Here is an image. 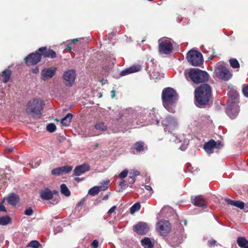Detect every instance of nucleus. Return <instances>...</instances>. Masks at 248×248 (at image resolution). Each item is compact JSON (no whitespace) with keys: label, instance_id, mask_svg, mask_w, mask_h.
Returning a JSON list of instances; mask_svg holds the SVG:
<instances>
[{"label":"nucleus","instance_id":"423d86ee","mask_svg":"<svg viewBox=\"0 0 248 248\" xmlns=\"http://www.w3.org/2000/svg\"><path fill=\"white\" fill-rule=\"evenodd\" d=\"M180 231L174 233V235L169 240V244L173 248H176L186 238V234L184 229L181 227Z\"/></svg>","mask_w":248,"mask_h":248},{"label":"nucleus","instance_id":"2f4dec72","mask_svg":"<svg viewBox=\"0 0 248 248\" xmlns=\"http://www.w3.org/2000/svg\"><path fill=\"white\" fill-rule=\"evenodd\" d=\"M133 146L137 152H140L144 150V143L142 141L137 142L134 144Z\"/></svg>","mask_w":248,"mask_h":248},{"label":"nucleus","instance_id":"9b49d317","mask_svg":"<svg viewBox=\"0 0 248 248\" xmlns=\"http://www.w3.org/2000/svg\"><path fill=\"white\" fill-rule=\"evenodd\" d=\"M165 39L166 40V41L170 39L167 37L159 39L158 40V51L160 54L168 55L172 52L173 48L171 44H168L163 41Z\"/></svg>","mask_w":248,"mask_h":248},{"label":"nucleus","instance_id":"774afa93","mask_svg":"<svg viewBox=\"0 0 248 248\" xmlns=\"http://www.w3.org/2000/svg\"><path fill=\"white\" fill-rule=\"evenodd\" d=\"M78 41V38L74 39L73 40H71V43H75Z\"/></svg>","mask_w":248,"mask_h":248},{"label":"nucleus","instance_id":"5701e85b","mask_svg":"<svg viewBox=\"0 0 248 248\" xmlns=\"http://www.w3.org/2000/svg\"><path fill=\"white\" fill-rule=\"evenodd\" d=\"M40 198L44 200H49L52 199V191L48 188H45L40 192Z\"/></svg>","mask_w":248,"mask_h":248},{"label":"nucleus","instance_id":"6e6552de","mask_svg":"<svg viewBox=\"0 0 248 248\" xmlns=\"http://www.w3.org/2000/svg\"><path fill=\"white\" fill-rule=\"evenodd\" d=\"M162 125L164 127L165 132L167 131L170 133L177 126L176 120L173 117L168 116L166 117L161 122Z\"/></svg>","mask_w":248,"mask_h":248},{"label":"nucleus","instance_id":"a211bd4d","mask_svg":"<svg viewBox=\"0 0 248 248\" xmlns=\"http://www.w3.org/2000/svg\"><path fill=\"white\" fill-rule=\"evenodd\" d=\"M90 166L87 163H83L75 167L73 170V175L80 176L90 170Z\"/></svg>","mask_w":248,"mask_h":248},{"label":"nucleus","instance_id":"dca6fc26","mask_svg":"<svg viewBox=\"0 0 248 248\" xmlns=\"http://www.w3.org/2000/svg\"><path fill=\"white\" fill-rule=\"evenodd\" d=\"M134 231L140 235L145 234L149 231L147 224L144 222H139L133 226Z\"/></svg>","mask_w":248,"mask_h":248},{"label":"nucleus","instance_id":"2eb2a0df","mask_svg":"<svg viewBox=\"0 0 248 248\" xmlns=\"http://www.w3.org/2000/svg\"><path fill=\"white\" fill-rule=\"evenodd\" d=\"M220 145L221 142H216L213 140H210L204 143L203 148L208 154H211L213 153L215 148H218Z\"/></svg>","mask_w":248,"mask_h":248},{"label":"nucleus","instance_id":"c85d7f7f","mask_svg":"<svg viewBox=\"0 0 248 248\" xmlns=\"http://www.w3.org/2000/svg\"><path fill=\"white\" fill-rule=\"evenodd\" d=\"M230 100L229 102H237L238 97V93L235 90H231L228 93Z\"/></svg>","mask_w":248,"mask_h":248},{"label":"nucleus","instance_id":"4c0bfd02","mask_svg":"<svg viewBox=\"0 0 248 248\" xmlns=\"http://www.w3.org/2000/svg\"><path fill=\"white\" fill-rule=\"evenodd\" d=\"M40 246L41 244L38 241L32 240L28 244L27 247L32 248H38Z\"/></svg>","mask_w":248,"mask_h":248},{"label":"nucleus","instance_id":"0eeeda50","mask_svg":"<svg viewBox=\"0 0 248 248\" xmlns=\"http://www.w3.org/2000/svg\"><path fill=\"white\" fill-rule=\"evenodd\" d=\"M216 76L220 79L224 81L230 80L232 76V74L224 66H218L215 71Z\"/></svg>","mask_w":248,"mask_h":248},{"label":"nucleus","instance_id":"aec40b11","mask_svg":"<svg viewBox=\"0 0 248 248\" xmlns=\"http://www.w3.org/2000/svg\"><path fill=\"white\" fill-rule=\"evenodd\" d=\"M191 202L195 206L202 207L207 206L205 200L203 199L202 195L197 196H191Z\"/></svg>","mask_w":248,"mask_h":248},{"label":"nucleus","instance_id":"338daca9","mask_svg":"<svg viewBox=\"0 0 248 248\" xmlns=\"http://www.w3.org/2000/svg\"><path fill=\"white\" fill-rule=\"evenodd\" d=\"M108 194H107V195H105L102 198V200H108Z\"/></svg>","mask_w":248,"mask_h":248},{"label":"nucleus","instance_id":"58836bf2","mask_svg":"<svg viewBox=\"0 0 248 248\" xmlns=\"http://www.w3.org/2000/svg\"><path fill=\"white\" fill-rule=\"evenodd\" d=\"M62 175L64 173H68L71 171L73 169L71 166H64L60 167Z\"/></svg>","mask_w":248,"mask_h":248},{"label":"nucleus","instance_id":"cd10ccee","mask_svg":"<svg viewBox=\"0 0 248 248\" xmlns=\"http://www.w3.org/2000/svg\"><path fill=\"white\" fill-rule=\"evenodd\" d=\"M237 243L241 248H248V241L244 237H238Z\"/></svg>","mask_w":248,"mask_h":248},{"label":"nucleus","instance_id":"052dcab7","mask_svg":"<svg viewBox=\"0 0 248 248\" xmlns=\"http://www.w3.org/2000/svg\"><path fill=\"white\" fill-rule=\"evenodd\" d=\"M32 72L33 74H37L39 72V69L37 67L32 69Z\"/></svg>","mask_w":248,"mask_h":248},{"label":"nucleus","instance_id":"5fc2aeb1","mask_svg":"<svg viewBox=\"0 0 248 248\" xmlns=\"http://www.w3.org/2000/svg\"><path fill=\"white\" fill-rule=\"evenodd\" d=\"M116 208V206H113L108 210V213L109 214H111L113 213V212H114Z\"/></svg>","mask_w":248,"mask_h":248},{"label":"nucleus","instance_id":"79ce46f5","mask_svg":"<svg viewBox=\"0 0 248 248\" xmlns=\"http://www.w3.org/2000/svg\"><path fill=\"white\" fill-rule=\"evenodd\" d=\"M51 173L53 175H57V176L62 175V171H61V167H58V168L53 169L51 170Z\"/></svg>","mask_w":248,"mask_h":248},{"label":"nucleus","instance_id":"393cba45","mask_svg":"<svg viewBox=\"0 0 248 248\" xmlns=\"http://www.w3.org/2000/svg\"><path fill=\"white\" fill-rule=\"evenodd\" d=\"M7 200L10 205H16L19 201V197L17 194L12 193L8 195Z\"/></svg>","mask_w":248,"mask_h":248},{"label":"nucleus","instance_id":"8fccbe9b","mask_svg":"<svg viewBox=\"0 0 248 248\" xmlns=\"http://www.w3.org/2000/svg\"><path fill=\"white\" fill-rule=\"evenodd\" d=\"M217 243V241L215 240L212 239L210 240H209L207 241V245L209 247H213Z\"/></svg>","mask_w":248,"mask_h":248},{"label":"nucleus","instance_id":"603ef678","mask_svg":"<svg viewBox=\"0 0 248 248\" xmlns=\"http://www.w3.org/2000/svg\"><path fill=\"white\" fill-rule=\"evenodd\" d=\"M63 230V229L61 226H57L54 229V234H57L59 232H62Z\"/></svg>","mask_w":248,"mask_h":248},{"label":"nucleus","instance_id":"f3484780","mask_svg":"<svg viewBox=\"0 0 248 248\" xmlns=\"http://www.w3.org/2000/svg\"><path fill=\"white\" fill-rule=\"evenodd\" d=\"M57 70L55 67H50L49 68H44L41 72V78L44 81L47 80L48 78H52Z\"/></svg>","mask_w":248,"mask_h":248},{"label":"nucleus","instance_id":"4be33fe9","mask_svg":"<svg viewBox=\"0 0 248 248\" xmlns=\"http://www.w3.org/2000/svg\"><path fill=\"white\" fill-rule=\"evenodd\" d=\"M144 113H149L146 119L151 124H154L159 125V120L156 117L154 111H151L149 112V110L147 109L144 110Z\"/></svg>","mask_w":248,"mask_h":248},{"label":"nucleus","instance_id":"4468645a","mask_svg":"<svg viewBox=\"0 0 248 248\" xmlns=\"http://www.w3.org/2000/svg\"><path fill=\"white\" fill-rule=\"evenodd\" d=\"M41 54L38 51L29 54L24 58V61L27 64L29 63L31 65H35L41 61Z\"/></svg>","mask_w":248,"mask_h":248},{"label":"nucleus","instance_id":"09e8293b","mask_svg":"<svg viewBox=\"0 0 248 248\" xmlns=\"http://www.w3.org/2000/svg\"><path fill=\"white\" fill-rule=\"evenodd\" d=\"M119 186H120L122 188L125 189L128 186V184L127 181L123 180L120 182Z\"/></svg>","mask_w":248,"mask_h":248},{"label":"nucleus","instance_id":"864d4df0","mask_svg":"<svg viewBox=\"0 0 248 248\" xmlns=\"http://www.w3.org/2000/svg\"><path fill=\"white\" fill-rule=\"evenodd\" d=\"M91 246L93 248H97L98 247V240H96V239H94V240H93V241L92 242V243L91 244Z\"/></svg>","mask_w":248,"mask_h":248},{"label":"nucleus","instance_id":"473e14b6","mask_svg":"<svg viewBox=\"0 0 248 248\" xmlns=\"http://www.w3.org/2000/svg\"><path fill=\"white\" fill-rule=\"evenodd\" d=\"M168 134L170 135V140L172 142H174L176 143H179L182 142V139L180 138H178L177 136H175L174 134L172 133V131L170 133L168 132Z\"/></svg>","mask_w":248,"mask_h":248},{"label":"nucleus","instance_id":"13d9d810","mask_svg":"<svg viewBox=\"0 0 248 248\" xmlns=\"http://www.w3.org/2000/svg\"><path fill=\"white\" fill-rule=\"evenodd\" d=\"M139 175V172L138 171H134L133 174L131 173V176L136 180V177Z\"/></svg>","mask_w":248,"mask_h":248},{"label":"nucleus","instance_id":"c03bdc74","mask_svg":"<svg viewBox=\"0 0 248 248\" xmlns=\"http://www.w3.org/2000/svg\"><path fill=\"white\" fill-rule=\"evenodd\" d=\"M188 144V141L187 140L184 139L183 143L180 146L179 149L182 151H185L186 148Z\"/></svg>","mask_w":248,"mask_h":248},{"label":"nucleus","instance_id":"7c9ffc66","mask_svg":"<svg viewBox=\"0 0 248 248\" xmlns=\"http://www.w3.org/2000/svg\"><path fill=\"white\" fill-rule=\"evenodd\" d=\"M61 192L66 197H69L71 195V192L67 186L65 184H62L60 186Z\"/></svg>","mask_w":248,"mask_h":248},{"label":"nucleus","instance_id":"20e7f679","mask_svg":"<svg viewBox=\"0 0 248 248\" xmlns=\"http://www.w3.org/2000/svg\"><path fill=\"white\" fill-rule=\"evenodd\" d=\"M44 106L45 103L42 100L35 98L28 103L27 108L30 109V112L32 116L40 118L42 116L41 111Z\"/></svg>","mask_w":248,"mask_h":248},{"label":"nucleus","instance_id":"b1692460","mask_svg":"<svg viewBox=\"0 0 248 248\" xmlns=\"http://www.w3.org/2000/svg\"><path fill=\"white\" fill-rule=\"evenodd\" d=\"M225 201L227 204L235 206L240 209H243L245 207V203L242 201H233L229 198H225Z\"/></svg>","mask_w":248,"mask_h":248},{"label":"nucleus","instance_id":"de8ad7c7","mask_svg":"<svg viewBox=\"0 0 248 248\" xmlns=\"http://www.w3.org/2000/svg\"><path fill=\"white\" fill-rule=\"evenodd\" d=\"M128 172L127 169H124L119 174L118 177L121 179H124L127 175Z\"/></svg>","mask_w":248,"mask_h":248},{"label":"nucleus","instance_id":"c756f323","mask_svg":"<svg viewBox=\"0 0 248 248\" xmlns=\"http://www.w3.org/2000/svg\"><path fill=\"white\" fill-rule=\"evenodd\" d=\"M95 129L100 132H102L107 129V125L104 122H98L94 126Z\"/></svg>","mask_w":248,"mask_h":248},{"label":"nucleus","instance_id":"bb28decb","mask_svg":"<svg viewBox=\"0 0 248 248\" xmlns=\"http://www.w3.org/2000/svg\"><path fill=\"white\" fill-rule=\"evenodd\" d=\"M141 244L144 248H153L154 245L150 238L147 237L141 239Z\"/></svg>","mask_w":248,"mask_h":248},{"label":"nucleus","instance_id":"a18cd8bd","mask_svg":"<svg viewBox=\"0 0 248 248\" xmlns=\"http://www.w3.org/2000/svg\"><path fill=\"white\" fill-rule=\"evenodd\" d=\"M131 172L130 173L129 178L126 181L128 184V186L132 187V185L135 183V179L131 176Z\"/></svg>","mask_w":248,"mask_h":248},{"label":"nucleus","instance_id":"f8f14e48","mask_svg":"<svg viewBox=\"0 0 248 248\" xmlns=\"http://www.w3.org/2000/svg\"><path fill=\"white\" fill-rule=\"evenodd\" d=\"M76 77V72L74 70L71 69L64 71L62 78L64 81V84L66 86L71 87L75 83Z\"/></svg>","mask_w":248,"mask_h":248},{"label":"nucleus","instance_id":"ea45409f","mask_svg":"<svg viewBox=\"0 0 248 248\" xmlns=\"http://www.w3.org/2000/svg\"><path fill=\"white\" fill-rule=\"evenodd\" d=\"M46 129L50 133H53L56 130V126L54 124L50 123L47 125Z\"/></svg>","mask_w":248,"mask_h":248},{"label":"nucleus","instance_id":"72a5a7b5","mask_svg":"<svg viewBox=\"0 0 248 248\" xmlns=\"http://www.w3.org/2000/svg\"><path fill=\"white\" fill-rule=\"evenodd\" d=\"M100 191V189H99L98 186H94L91 188L88 191V194L94 196L97 195Z\"/></svg>","mask_w":248,"mask_h":248},{"label":"nucleus","instance_id":"f03ea898","mask_svg":"<svg viewBox=\"0 0 248 248\" xmlns=\"http://www.w3.org/2000/svg\"><path fill=\"white\" fill-rule=\"evenodd\" d=\"M195 104L198 107L206 105L211 96V88L207 84H203L195 89Z\"/></svg>","mask_w":248,"mask_h":248},{"label":"nucleus","instance_id":"6ab92c4d","mask_svg":"<svg viewBox=\"0 0 248 248\" xmlns=\"http://www.w3.org/2000/svg\"><path fill=\"white\" fill-rule=\"evenodd\" d=\"M40 54H41V56H43L45 58H50L54 59L56 57V54L55 52L50 48H47L46 47H40L38 50Z\"/></svg>","mask_w":248,"mask_h":248},{"label":"nucleus","instance_id":"4d7b16f0","mask_svg":"<svg viewBox=\"0 0 248 248\" xmlns=\"http://www.w3.org/2000/svg\"><path fill=\"white\" fill-rule=\"evenodd\" d=\"M6 211H6V209L5 206L3 205L2 202H1L0 203V212H6Z\"/></svg>","mask_w":248,"mask_h":248},{"label":"nucleus","instance_id":"a19ab883","mask_svg":"<svg viewBox=\"0 0 248 248\" xmlns=\"http://www.w3.org/2000/svg\"><path fill=\"white\" fill-rule=\"evenodd\" d=\"M108 181H104L99 186H98L99 189H100V191L107 190L108 188Z\"/></svg>","mask_w":248,"mask_h":248},{"label":"nucleus","instance_id":"f704fd0d","mask_svg":"<svg viewBox=\"0 0 248 248\" xmlns=\"http://www.w3.org/2000/svg\"><path fill=\"white\" fill-rule=\"evenodd\" d=\"M11 221V218L8 216L1 217H0V225H6L9 224Z\"/></svg>","mask_w":248,"mask_h":248},{"label":"nucleus","instance_id":"69168bd1","mask_svg":"<svg viewBox=\"0 0 248 248\" xmlns=\"http://www.w3.org/2000/svg\"><path fill=\"white\" fill-rule=\"evenodd\" d=\"M243 209H244L245 212H248V203L246 205H245V207Z\"/></svg>","mask_w":248,"mask_h":248},{"label":"nucleus","instance_id":"ddd939ff","mask_svg":"<svg viewBox=\"0 0 248 248\" xmlns=\"http://www.w3.org/2000/svg\"><path fill=\"white\" fill-rule=\"evenodd\" d=\"M125 116H123L119 118L118 122H119L120 120H124L125 118L126 122L120 124L122 126H124V128L127 127L129 128L132 127L130 124L133 122V119L135 118L134 117L136 116V112L132 110H128L125 112Z\"/></svg>","mask_w":248,"mask_h":248},{"label":"nucleus","instance_id":"e433bc0d","mask_svg":"<svg viewBox=\"0 0 248 248\" xmlns=\"http://www.w3.org/2000/svg\"><path fill=\"white\" fill-rule=\"evenodd\" d=\"M229 62L233 68H238L240 67V64L236 59L232 58L229 60Z\"/></svg>","mask_w":248,"mask_h":248},{"label":"nucleus","instance_id":"c9c22d12","mask_svg":"<svg viewBox=\"0 0 248 248\" xmlns=\"http://www.w3.org/2000/svg\"><path fill=\"white\" fill-rule=\"evenodd\" d=\"M140 204L139 202L134 203L130 208V213L133 214L136 212L138 211L140 208Z\"/></svg>","mask_w":248,"mask_h":248},{"label":"nucleus","instance_id":"7ed1b4c3","mask_svg":"<svg viewBox=\"0 0 248 248\" xmlns=\"http://www.w3.org/2000/svg\"><path fill=\"white\" fill-rule=\"evenodd\" d=\"M188 77L194 83L198 84L207 82L209 75L205 71L199 68H191L188 72Z\"/></svg>","mask_w":248,"mask_h":248},{"label":"nucleus","instance_id":"412c9836","mask_svg":"<svg viewBox=\"0 0 248 248\" xmlns=\"http://www.w3.org/2000/svg\"><path fill=\"white\" fill-rule=\"evenodd\" d=\"M140 70L141 66L140 65H133L122 71L120 73V76L121 77L125 76L140 71Z\"/></svg>","mask_w":248,"mask_h":248},{"label":"nucleus","instance_id":"39448f33","mask_svg":"<svg viewBox=\"0 0 248 248\" xmlns=\"http://www.w3.org/2000/svg\"><path fill=\"white\" fill-rule=\"evenodd\" d=\"M188 62L194 66H198L202 64L203 60L202 54L196 50H189L186 55Z\"/></svg>","mask_w":248,"mask_h":248},{"label":"nucleus","instance_id":"f257e3e1","mask_svg":"<svg viewBox=\"0 0 248 248\" xmlns=\"http://www.w3.org/2000/svg\"><path fill=\"white\" fill-rule=\"evenodd\" d=\"M161 99L164 107L170 112L174 113L178 95L176 91L171 88H164L162 92Z\"/></svg>","mask_w":248,"mask_h":248},{"label":"nucleus","instance_id":"e2e57ef3","mask_svg":"<svg viewBox=\"0 0 248 248\" xmlns=\"http://www.w3.org/2000/svg\"><path fill=\"white\" fill-rule=\"evenodd\" d=\"M84 180V178L76 177L75 180L77 182H79Z\"/></svg>","mask_w":248,"mask_h":248},{"label":"nucleus","instance_id":"bf43d9fd","mask_svg":"<svg viewBox=\"0 0 248 248\" xmlns=\"http://www.w3.org/2000/svg\"><path fill=\"white\" fill-rule=\"evenodd\" d=\"M59 198H55L53 200L52 202H50V203L52 204H56L59 202Z\"/></svg>","mask_w":248,"mask_h":248},{"label":"nucleus","instance_id":"6e6d98bb","mask_svg":"<svg viewBox=\"0 0 248 248\" xmlns=\"http://www.w3.org/2000/svg\"><path fill=\"white\" fill-rule=\"evenodd\" d=\"M144 188L147 190L150 191L151 192L150 194V195L153 193V190L152 188L151 187V186H148V185H146V186H144Z\"/></svg>","mask_w":248,"mask_h":248},{"label":"nucleus","instance_id":"680f3d73","mask_svg":"<svg viewBox=\"0 0 248 248\" xmlns=\"http://www.w3.org/2000/svg\"><path fill=\"white\" fill-rule=\"evenodd\" d=\"M110 93H111V98H114L115 97V95H116L115 91L114 90H112L110 92Z\"/></svg>","mask_w":248,"mask_h":248},{"label":"nucleus","instance_id":"a878e982","mask_svg":"<svg viewBox=\"0 0 248 248\" xmlns=\"http://www.w3.org/2000/svg\"><path fill=\"white\" fill-rule=\"evenodd\" d=\"M73 115L71 113H67L61 120V123L64 126H69L71 123Z\"/></svg>","mask_w":248,"mask_h":248},{"label":"nucleus","instance_id":"0e129e2a","mask_svg":"<svg viewBox=\"0 0 248 248\" xmlns=\"http://www.w3.org/2000/svg\"><path fill=\"white\" fill-rule=\"evenodd\" d=\"M72 43H68L66 46H67V48L71 51L72 49V46H71Z\"/></svg>","mask_w":248,"mask_h":248},{"label":"nucleus","instance_id":"49530a36","mask_svg":"<svg viewBox=\"0 0 248 248\" xmlns=\"http://www.w3.org/2000/svg\"><path fill=\"white\" fill-rule=\"evenodd\" d=\"M33 209L31 207H28L26 208L24 211V214L28 216H30L33 214Z\"/></svg>","mask_w":248,"mask_h":248},{"label":"nucleus","instance_id":"3c124183","mask_svg":"<svg viewBox=\"0 0 248 248\" xmlns=\"http://www.w3.org/2000/svg\"><path fill=\"white\" fill-rule=\"evenodd\" d=\"M243 93L246 97H248V85L243 87Z\"/></svg>","mask_w":248,"mask_h":248},{"label":"nucleus","instance_id":"1a4fd4ad","mask_svg":"<svg viewBox=\"0 0 248 248\" xmlns=\"http://www.w3.org/2000/svg\"><path fill=\"white\" fill-rule=\"evenodd\" d=\"M156 229L160 235L166 236L170 231V224L167 220H159L156 223Z\"/></svg>","mask_w":248,"mask_h":248},{"label":"nucleus","instance_id":"37998d69","mask_svg":"<svg viewBox=\"0 0 248 248\" xmlns=\"http://www.w3.org/2000/svg\"><path fill=\"white\" fill-rule=\"evenodd\" d=\"M41 162V160L38 159L34 160V162L32 161L31 163H30L29 164L32 168H37L40 165Z\"/></svg>","mask_w":248,"mask_h":248},{"label":"nucleus","instance_id":"9d476101","mask_svg":"<svg viewBox=\"0 0 248 248\" xmlns=\"http://www.w3.org/2000/svg\"><path fill=\"white\" fill-rule=\"evenodd\" d=\"M240 111L238 103L234 101L228 102L226 108V113L232 119L235 118Z\"/></svg>","mask_w":248,"mask_h":248}]
</instances>
